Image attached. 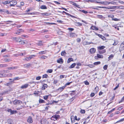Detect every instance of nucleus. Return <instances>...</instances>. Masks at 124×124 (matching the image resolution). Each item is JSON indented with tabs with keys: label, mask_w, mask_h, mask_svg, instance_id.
Masks as SVG:
<instances>
[{
	"label": "nucleus",
	"mask_w": 124,
	"mask_h": 124,
	"mask_svg": "<svg viewBox=\"0 0 124 124\" xmlns=\"http://www.w3.org/2000/svg\"><path fill=\"white\" fill-rule=\"evenodd\" d=\"M95 3H99L104 5H108L110 3V2H109L107 1H96L95 0Z\"/></svg>",
	"instance_id": "nucleus-1"
},
{
	"label": "nucleus",
	"mask_w": 124,
	"mask_h": 124,
	"mask_svg": "<svg viewBox=\"0 0 124 124\" xmlns=\"http://www.w3.org/2000/svg\"><path fill=\"white\" fill-rule=\"evenodd\" d=\"M60 117V116L59 115H55L53 116L51 118V119L52 120L55 121L59 118Z\"/></svg>",
	"instance_id": "nucleus-2"
},
{
	"label": "nucleus",
	"mask_w": 124,
	"mask_h": 124,
	"mask_svg": "<svg viewBox=\"0 0 124 124\" xmlns=\"http://www.w3.org/2000/svg\"><path fill=\"white\" fill-rule=\"evenodd\" d=\"M35 56V55H31L29 57L25 58V60L27 61H30L32 58L34 57Z\"/></svg>",
	"instance_id": "nucleus-3"
},
{
	"label": "nucleus",
	"mask_w": 124,
	"mask_h": 124,
	"mask_svg": "<svg viewBox=\"0 0 124 124\" xmlns=\"http://www.w3.org/2000/svg\"><path fill=\"white\" fill-rule=\"evenodd\" d=\"M10 6H14L15 5L17 4V1L16 0H13L10 1Z\"/></svg>",
	"instance_id": "nucleus-4"
},
{
	"label": "nucleus",
	"mask_w": 124,
	"mask_h": 124,
	"mask_svg": "<svg viewBox=\"0 0 124 124\" xmlns=\"http://www.w3.org/2000/svg\"><path fill=\"white\" fill-rule=\"evenodd\" d=\"M22 103V101L20 100H16L13 101V103L14 105L19 104Z\"/></svg>",
	"instance_id": "nucleus-5"
},
{
	"label": "nucleus",
	"mask_w": 124,
	"mask_h": 124,
	"mask_svg": "<svg viewBox=\"0 0 124 124\" xmlns=\"http://www.w3.org/2000/svg\"><path fill=\"white\" fill-rule=\"evenodd\" d=\"M95 35L98 36L100 37L103 40H105L106 39L105 37L102 35L98 34L97 33H95Z\"/></svg>",
	"instance_id": "nucleus-6"
},
{
	"label": "nucleus",
	"mask_w": 124,
	"mask_h": 124,
	"mask_svg": "<svg viewBox=\"0 0 124 124\" xmlns=\"http://www.w3.org/2000/svg\"><path fill=\"white\" fill-rule=\"evenodd\" d=\"M124 49V44L123 42L119 48V50L120 52L123 51Z\"/></svg>",
	"instance_id": "nucleus-7"
},
{
	"label": "nucleus",
	"mask_w": 124,
	"mask_h": 124,
	"mask_svg": "<svg viewBox=\"0 0 124 124\" xmlns=\"http://www.w3.org/2000/svg\"><path fill=\"white\" fill-rule=\"evenodd\" d=\"M97 56H95V59H98V58H103V56L102 55L100 54H97Z\"/></svg>",
	"instance_id": "nucleus-8"
},
{
	"label": "nucleus",
	"mask_w": 124,
	"mask_h": 124,
	"mask_svg": "<svg viewBox=\"0 0 124 124\" xmlns=\"http://www.w3.org/2000/svg\"><path fill=\"white\" fill-rule=\"evenodd\" d=\"M96 49L95 48H93L90 49L89 51L91 54H93L95 53L96 52Z\"/></svg>",
	"instance_id": "nucleus-9"
},
{
	"label": "nucleus",
	"mask_w": 124,
	"mask_h": 124,
	"mask_svg": "<svg viewBox=\"0 0 124 124\" xmlns=\"http://www.w3.org/2000/svg\"><path fill=\"white\" fill-rule=\"evenodd\" d=\"M23 30L22 29H18L17 31V32L15 33L18 35H19L21 33V32L23 31Z\"/></svg>",
	"instance_id": "nucleus-10"
},
{
	"label": "nucleus",
	"mask_w": 124,
	"mask_h": 124,
	"mask_svg": "<svg viewBox=\"0 0 124 124\" xmlns=\"http://www.w3.org/2000/svg\"><path fill=\"white\" fill-rule=\"evenodd\" d=\"M28 43V42L26 40H21V41H20L19 43L20 44H27Z\"/></svg>",
	"instance_id": "nucleus-11"
},
{
	"label": "nucleus",
	"mask_w": 124,
	"mask_h": 124,
	"mask_svg": "<svg viewBox=\"0 0 124 124\" xmlns=\"http://www.w3.org/2000/svg\"><path fill=\"white\" fill-rule=\"evenodd\" d=\"M27 122L30 123H32L33 121L32 117L31 116H29L27 119Z\"/></svg>",
	"instance_id": "nucleus-12"
},
{
	"label": "nucleus",
	"mask_w": 124,
	"mask_h": 124,
	"mask_svg": "<svg viewBox=\"0 0 124 124\" xmlns=\"http://www.w3.org/2000/svg\"><path fill=\"white\" fill-rule=\"evenodd\" d=\"M29 86V85L26 84L21 86L20 88L21 89H23L27 88Z\"/></svg>",
	"instance_id": "nucleus-13"
},
{
	"label": "nucleus",
	"mask_w": 124,
	"mask_h": 124,
	"mask_svg": "<svg viewBox=\"0 0 124 124\" xmlns=\"http://www.w3.org/2000/svg\"><path fill=\"white\" fill-rule=\"evenodd\" d=\"M17 68H18V67L16 66L11 67H8V68L7 69L8 70H11L17 69Z\"/></svg>",
	"instance_id": "nucleus-14"
},
{
	"label": "nucleus",
	"mask_w": 124,
	"mask_h": 124,
	"mask_svg": "<svg viewBox=\"0 0 124 124\" xmlns=\"http://www.w3.org/2000/svg\"><path fill=\"white\" fill-rule=\"evenodd\" d=\"M41 124H48V122L46 120H41Z\"/></svg>",
	"instance_id": "nucleus-15"
},
{
	"label": "nucleus",
	"mask_w": 124,
	"mask_h": 124,
	"mask_svg": "<svg viewBox=\"0 0 124 124\" xmlns=\"http://www.w3.org/2000/svg\"><path fill=\"white\" fill-rule=\"evenodd\" d=\"M65 88V86H63L62 87L59 88L57 90L58 91H59L60 92H62L64 89Z\"/></svg>",
	"instance_id": "nucleus-16"
},
{
	"label": "nucleus",
	"mask_w": 124,
	"mask_h": 124,
	"mask_svg": "<svg viewBox=\"0 0 124 124\" xmlns=\"http://www.w3.org/2000/svg\"><path fill=\"white\" fill-rule=\"evenodd\" d=\"M8 65L6 64H0V68H4L7 67Z\"/></svg>",
	"instance_id": "nucleus-17"
},
{
	"label": "nucleus",
	"mask_w": 124,
	"mask_h": 124,
	"mask_svg": "<svg viewBox=\"0 0 124 124\" xmlns=\"http://www.w3.org/2000/svg\"><path fill=\"white\" fill-rule=\"evenodd\" d=\"M91 29L93 30H99V29L98 28L96 27L95 26H92L91 27Z\"/></svg>",
	"instance_id": "nucleus-18"
},
{
	"label": "nucleus",
	"mask_w": 124,
	"mask_h": 124,
	"mask_svg": "<svg viewBox=\"0 0 124 124\" xmlns=\"http://www.w3.org/2000/svg\"><path fill=\"white\" fill-rule=\"evenodd\" d=\"M31 64L30 63H28L25 64L23 65V66L24 68H28L30 67Z\"/></svg>",
	"instance_id": "nucleus-19"
},
{
	"label": "nucleus",
	"mask_w": 124,
	"mask_h": 124,
	"mask_svg": "<svg viewBox=\"0 0 124 124\" xmlns=\"http://www.w3.org/2000/svg\"><path fill=\"white\" fill-rule=\"evenodd\" d=\"M57 62L58 63H62L63 62V60L62 58H60L57 60Z\"/></svg>",
	"instance_id": "nucleus-20"
},
{
	"label": "nucleus",
	"mask_w": 124,
	"mask_h": 124,
	"mask_svg": "<svg viewBox=\"0 0 124 124\" xmlns=\"http://www.w3.org/2000/svg\"><path fill=\"white\" fill-rule=\"evenodd\" d=\"M76 34L74 33H72L70 34V36L71 37H74L76 36Z\"/></svg>",
	"instance_id": "nucleus-21"
},
{
	"label": "nucleus",
	"mask_w": 124,
	"mask_h": 124,
	"mask_svg": "<svg viewBox=\"0 0 124 124\" xmlns=\"http://www.w3.org/2000/svg\"><path fill=\"white\" fill-rule=\"evenodd\" d=\"M105 47L103 46H99L98 47V49L99 50H101Z\"/></svg>",
	"instance_id": "nucleus-22"
},
{
	"label": "nucleus",
	"mask_w": 124,
	"mask_h": 124,
	"mask_svg": "<svg viewBox=\"0 0 124 124\" xmlns=\"http://www.w3.org/2000/svg\"><path fill=\"white\" fill-rule=\"evenodd\" d=\"M4 61L6 62L12 61V60L10 59L5 58L4 59Z\"/></svg>",
	"instance_id": "nucleus-23"
},
{
	"label": "nucleus",
	"mask_w": 124,
	"mask_h": 124,
	"mask_svg": "<svg viewBox=\"0 0 124 124\" xmlns=\"http://www.w3.org/2000/svg\"><path fill=\"white\" fill-rule=\"evenodd\" d=\"M40 8L42 9H47L46 6L45 5H42L40 7Z\"/></svg>",
	"instance_id": "nucleus-24"
},
{
	"label": "nucleus",
	"mask_w": 124,
	"mask_h": 124,
	"mask_svg": "<svg viewBox=\"0 0 124 124\" xmlns=\"http://www.w3.org/2000/svg\"><path fill=\"white\" fill-rule=\"evenodd\" d=\"M46 53V50L41 51L39 52V54H45Z\"/></svg>",
	"instance_id": "nucleus-25"
},
{
	"label": "nucleus",
	"mask_w": 124,
	"mask_h": 124,
	"mask_svg": "<svg viewBox=\"0 0 124 124\" xmlns=\"http://www.w3.org/2000/svg\"><path fill=\"white\" fill-rule=\"evenodd\" d=\"M12 83L13 82L12 81H10L8 83H7L6 84H5L4 85H5L8 86L12 84Z\"/></svg>",
	"instance_id": "nucleus-26"
},
{
	"label": "nucleus",
	"mask_w": 124,
	"mask_h": 124,
	"mask_svg": "<svg viewBox=\"0 0 124 124\" xmlns=\"http://www.w3.org/2000/svg\"><path fill=\"white\" fill-rule=\"evenodd\" d=\"M42 15L43 16H48L50 15H51L50 13H42Z\"/></svg>",
	"instance_id": "nucleus-27"
},
{
	"label": "nucleus",
	"mask_w": 124,
	"mask_h": 124,
	"mask_svg": "<svg viewBox=\"0 0 124 124\" xmlns=\"http://www.w3.org/2000/svg\"><path fill=\"white\" fill-rule=\"evenodd\" d=\"M42 41H39L37 44L38 46H41L43 45V44H42Z\"/></svg>",
	"instance_id": "nucleus-28"
},
{
	"label": "nucleus",
	"mask_w": 124,
	"mask_h": 124,
	"mask_svg": "<svg viewBox=\"0 0 124 124\" xmlns=\"http://www.w3.org/2000/svg\"><path fill=\"white\" fill-rule=\"evenodd\" d=\"M76 64L75 63H74L71 65L69 67V68L70 69L74 67L76 65Z\"/></svg>",
	"instance_id": "nucleus-29"
},
{
	"label": "nucleus",
	"mask_w": 124,
	"mask_h": 124,
	"mask_svg": "<svg viewBox=\"0 0 124 124\" xmlns=\"http://www.w3.org/2000/svg\"><path fill=\"white\" fill-rule=\"evenodd\" d=\"M47 84H45L43 85V86L42 88V89L43 90H44L46 88H47Z\"/></svg>",
	"instance_id": "nucleus-30"
},
{
	"label": "nucleus",
	"mask_w": 124,
	"mask_h": 124,
	"mask_svg": "<svg viewBox=\"0 0 124 124\" xmlns=\"http://www.w3.org/2000/svg\"><path fill=\"white\" fill-rule=\"evenodd\" d=\"M106 50L105 49H104L102 50L99 51V52L100 54H102L106 52Z\"/></svg>",
	"instance_id": "nucleus-31"
},
{
	"label": "nucleus",
	"mask_w": 124,
	"mask_h": 124,
	"mask_svg": "<svg viewBox=\"0 0 124 124\" xmlns=\"http://www.w3.org/2000/svg\"><path fill=\"white\" fill-rule=\"evenodd\" d=\"M22 78L21 77H15L14 78H13V80H18L20 79H21Z\"/></svg>",
	"instance_id": "nucleus-32"
},
{
	"label": "nucleus",
	"mask_w": 124,
	"mask_h": 124,
	"mask_svg": "<svg viewBox=\"0 0 124 124\" xmlns=\"http://www.w3.org/2000/svg\"><path fill=\"white\" fill-rule=\"evenodd\" d=\"M73 60L72 58H69L67 61V62L68 63H70L71 62L73 61Z\"/></svg>",
	"instance_id": "nucleus-33"
},
{
	"label": "nucleus",
	"mask_w": 124,
	"mask_h": 124,
	"mask_svg": "<svg viewBox=\"0 0 124 124\" xmlns=\"http://www.w3.org/2000/svg\"><path fill=\"white\" fill-rule=\"evenodd\" d=\"M66 54V53L65 51H62L61 54V55L62 56H65Z\"/></svg>",
	"instance_id": "nucleus-34"
},
{
	"label": "nucleus",
	"mask_w": 124,
	"mask_h": 124,
	"mask_svg": "<svg viewBox=\"0 0 124 124\" xmlns=\"http://www.w3.org/2000/svg\"><path fill=\"white\" fill-rule=\"evenodd\" d=\"M8 124H12V120L10 119L8 120Z\"/></svg>",
	"instance_id": "nucleus-35"
},
{
	"label": "nucleus",
	"mask_w": 124,
	"mask_h": 124,
	"mask_svg": "<svg viewBox=\"0 0 124 124\" xmlns=\"http://www.w3.org/2000/svg\"><path fill=\"white\" fill-rule=\"evenodd\" d=\"M22 38H17L16 41L17 42H19L20 43V41H21Z\"/></svg>",
	"instance_id": "nucleus-36"
},
{
	"label": "nucleus",
	"mask_w": 124,
	"mask_h": 124,
	"mask_svg": "<svg viewBox=\"0 0 124 124\" xmlns=\"http://www.w3.org/2000/svg\"><path fill=\"white\" fill-rule=\"evenodd\" d=\"M24 5V3L23 2H21L20 3V5H19L18 6H17V7H20L21 6H23Z\"/></svg>",
	"instance_id": "nucleus-37"
},
{
	"label": "nucleus",
	"mask_w": 124,
	"mask_h": 124,
	"mask_svg": "<svg viewBox=\"0 0 124 124\" xmlns=\"http://www.w3.org/2000/svg\"><path fill=\"white\" fill-rule=\"evenodd\" d=\"M17 112L16 110H11L10 114H13L14 113H16Z\"/></svg>",
	"instance_id": "nucleus-38"
},
{
	"label": "nucleus",
	"mask_w": 124,
	"mask_h": 124,
	"mask_svg": "<svg viewBox=\"0 0 124 124\" xmlns=\"http://www.w3.org/2000/svg\"><path fill=\"white\" fill-rule=\"evenodd\" d=\"M101 62H99V61L97 62H94L93 63V64H94L93 65H97L100 64H101Z\"/></svg>",
	"instance_id": "nucleus-39"
},
{
	"label": "nucleus",
	"mask_w": 124,
	"mask_h": 124,
	"mask_svg": "<svg viewBox=\"0 0 124 124\" xmlns=\"http://www.w3.org/2000/svg\"><path fill=\"white\" fill-rule=\"evenodd\" d=\"M114 56V55L112 54H111L110 56L108 57L109 60H110L111 59H112Z\"/></svg>",
	"instance_id": "nucleus-40"
},
{
	"label": "nucleus",
	"mask_w": 124,
	"mask_h": 124,
	"mask_svg": "<svg viewBox=\"0 0 124 124\" xmlns=\"http://www.w3.org/2000/svg\"><path fill=\"white\" fill-rule=\"evenodd\" d=\"M72 5L75 6L76 7H77V8H80L79 7V5H77L76 3L73 2V3Z\"/></svg>",
	"instance_id": "nucleus-41"
},
{
	"label": "nucleus",
	"mask_w": 124,
	"mask_h": 124,
	"mask_svg": "<svg viewBox=\"0 0 124 124\" xmlns=\"http://www.w3.org/2000/svg\"><path fill=\"white\" fill-rule=\"evenodd\" d=\"M39 103H45V102L44 100L42 99H40L39 101Z\"/></svg>",
	"instance_id": "nucleus-42"
},
{
	"label": "nucleus",
	"mask_w": 124,
	"mask_h": 124,
	"mask_svg": "<svg viewBox=\"0 0 124 124\" xmlns=\"http://www.w3.org/2000/svg\"><path fill=\"white\" fill-rule=\"evenodd\" d=\"M87 66L90 68H92L94 67V66L93 64H88L87 65Z\"/></svg>",
	"instance_id": "nucleus-43"
},
{
	"label": "nucleus",
	"mask_w": 124,
	"mask_h": 124,
	"mask_svg": "<svg viewBox=\"0 0 124 124\" xmlns=\"http://www.w3.org/2000/svg\"><path fill=\"white\" fill-rule=\"evenodd\" d=\"M7 76V75L4 73L0 74V77H6Z\"/></svg>",
	"instance_id": "nucleus-44"
},
{
	"label": "nucleus",
	"mask_w": 124,
	"mask_h": 124,
	"mask_svg": "<svg viewBox=\"0 0 124 124\" xmlns=\"http://www.w3.org/2000/svg\"><path fill=\"white\" fill-rule=\"evenodd\" d=\"M53 71V70L52 69H49L47 70V72L49 73H51Z\"/></svg>",
	"instance_id": "nucleus-45"
},
{
	"label": "nucleus",
	"mask_w": 124,
	"mask_h": 124,
	"mask_svg": "<svg viewBox=\"0 0 124 124\" xmlns=\"http://www.w3.org/2000/svg\"><path fill=\"white\" fill-rule=\"evenodd\" d=\"M108 67V65H105L103 67V69L105 70H106L107 69Z\"/></svg>",
	"instance_id": "nucleus-46"
},
{
	"label": "nucleus",
	"mask_w": 124,
	"mask_h": 124,
	"mask_svg": "<svg viewBox=\"0 0 124 124\" xmlns=\"http://www.w3.org/2000/svg\"><path fill=\"white\" fill-rule=\"evenodd\" d=\"M48 77V75L47 74H45L43 75V76L42 78H46Z\"/></svg>",
	"instance_id": "nucleus-47"
},
{
	"label": "nucleus",
	"mask_w": 124,
	"mask_h": 124,
	"mask_svg": "<svg viewBox=\"0 0 124 124\" xmlns=\"http://www.w3.org/2000/svg\"><path fill=\"white\" fill-rule=\"evenodd\" d=\"M116 62H113L112 63V65L113 66L115 67V66Z\"/></svg>",
	"instance_id": "nucleus-48"
},
{
	"label": "nucleus",
	"mask_w": 124,
	"mask_h": 124,
	"mask_svg": "<svg viewBox=\"0 0 124 124\" xmlns=\"http://www.w3.org/2000/svg\"><path fill=\"white\" fill-rule=\"evenodd\" d=\"M48 97V95H46L43 96V99L45 100H46L47 99Z\"/></svg>",
	"instance_id": "nucleus-49"
},
{
	"label": "nucleus",
	"mask_w": 124,
	"mask_h": 124,
	"mask_svg": "<svg viewBox=\"0 0 124 124\" xmlns=\"http://www.w3.org/2000/svg\"><path fill=\"white\" fill-rule=\"evenodd\" d=\"M97 17L98 18L101 19L103 18V16L101 15H98Z\"/></svg>",
	"instance_id": "nucleus-50"
},
{
	"label": "nucleus",
	"mask_w": 124,
	"mask_h": 124,
	"mask_svg": "<svg viewBox=\"0 0 124 124\" xmlns=\"http://www.w3.org/2000/svg\"><path fill=\"white\" fill-rule=\"evenodd\" d=\"M115 108H114L113 109H112L111 110V111H109L108 113V114H109L110 113H111L112 112H113V111L114 110H115Z\"/></svg>",
	"instance_id": "nucleus-51"
},
{
	"label": "nucleus",
	"mask_w": 124,
	"mask_h": 124,
	"mask_svg": "<svg viewBox=\"0 0 124 124\" xmlns=\"http://www.w3.org/2000/svg\"><path fill=\"white\" fill-rule=\"evenodd\" d=\"M10 2V1H5L3 2V4H8Z\"/></svg>",
	"instance_id": "nucleus-52"
},
{
	"label": "nucleus",
	"mask_w": 124,
	"mask_h": 124,
	"mask_svg": "<svg viewBox=\"0 0 124 124\" xmlns=\"http://www.w3.org/2000/svg\"><path fill=\"white\" fill-rule=\"evenodd\" d=\"M124 120V118H122V119L120 120L119 121H117V122H116V123H119V122H121L123 121Z\"/></svg>",
	"instance_id": "nucleus-53"
},
{
	"label": "nucleus",
	"mask_w": 124,
	"mask_h": 124,
	"mask_svg": "<svg viewBox=\"0 0 124 124\" xmlns=\"http://www.w3.org/2000/svg\"><path fill=\"white\" fill-rule=\"evenodd\" d=\"M75 98L74 97H72V98H70L69 100L70 101V102L72 101H73V100H74V99H75Z\"/></svg>",
	"instance_id": "nucleus-54"
},
{
	"label": "nucleus",
	"mask_w": 124,
	"mask_h": 124,
	"mask_svg": "<svg viewBox=\"0 0 124 124\" xmlns=\"http://www.w3.org/2000/svg\"><path fill=\"white\" fill-rule=\"evenodd\" d=\"M72 83V82H70L67 83H66V84H65V85L64 86H65V87L66 86L70 85Z\"/></svg>",
	"instance_id": "nucleus-55"
},
{
	"label": "nucleus",
	"mask_w": 124,
	"mask_h": 124,
	"mask_svg": "<svg viewBox=\"0 0 124 124\" xmlns=\"http://www.w3.org/2000/svg\"><path fill=\"white\" fill-rule=\"evenodd\" d=\"M41 77L40 76H38L36 77V79L37 80H39L41 78Z\"/></svg>",
	"instance_id": "nucleus-56"
},
{
	"label": "nucleus",
	"mask_w": 124,
	"mask_h": 124,
	"mask_svg": "<svg viewBox=\"0 0 124 124\" xmlns=\"http://www.w3.org/2000/svg\"><path fill=\"white\" fill-rule=\"evenodd\" d=\"M80 11L86 14L88 13V12L86 11L85 10H81Z\"/></svg>",
	"instance_id": "nucleus-57"
},
{
	"label": "nucleus",
	"mask_w": 124,
	"mask_h": 124,
	"mask_svg": "<svg viewBox=\"0 0 124 124\" xmlns=\"http://www.w3.org/2000/svg\"><path fill=\"white\" fill-rule=\"evenodd\" d=\"M84 83L85 85H87L89 84V82L86 80L84 81Z\"/></svg>",
	"instance_id": "nucleus-58"
},
{
	"label": "nucleus",
	"mask_w": 124,
	"mask_h": 124,
	"mask_svg": "<svg viewBox=\"0 0 124 124\" xmlns=\"http://www.w3.org/2000/svg\"><path fill=\"white\" fill-rule=\"evenodd\" d=\"M80 113L82 114L85 113V111L84 110H81L80 111Z\"/></svg>",
	"instance_id": "nucleus-59"
},
{
	"label": "nucleus",
	"mask_w": 124,
	"mask_h": 124,
	"mask_svg": "<svg viewBox=\"0 0 124 124\" xmlns=\"http://www.w3.org/2000/svg\"><path fill=\"white\" fill-rule=\"evenodd\" d=\"M58 44V42H56L55 43H53V44H51L50 45H56Z\"/></svg>",
	"instance_id": "nucleus-60"
},
{
	"label": "nucleus",
	"mask_w": 124,
	"mask_h": 124,
	"mask_svg": "<svg viewBox=\"0 0 124 124\" xmlns=\"http://www.w3.org/2000/svg\"><path fill=\"white\" fill-rule=\"evenodd\" d=\"M47 57L46 56H43L41 57V58L42 59H46L47 58Z\"/></svg>",
	"instance_id": "nucleus-61"
},
{
	"label": "nucleus",
	"mask_w": 124,
	"mask_h": 124,
	"mask_svg": "<svg viewBox=\"0 0 124 124\" xmlns=\"http://www.w3.org/2000/svg\"><path fill=\"white\" fill-rule=\"evenodd\" d=\"M117 43L118 42L117 41H115L114 43L113 44V45L114 46L116 45Z\"/></svg>",
	"instance_id": "nucleus-62"
},
{
	"label": "nucleus",
	"mask_w": 124,
	"mask_h": 124,
	"mask_svg": "<svg viewBox=\"0 0 124 124\" xmlns=\"http://www.w3.org/2000/svg\"><path fill=\"white\" fill-rule=\"evenodd\" d=\"M3 56L4 57H8L10 56V55H3Z\"/></svg>",
	"instance_id": "nucleus-63"
},
{
	"label": "nucleus",
	"mask_w": 124,
	"mask_h": 124,
	"mask_svg": "<svg viewBox=\"0 0 124 124\" xmlns=\"http://www.w3.org/2000/svg\"><path fill=\"white\" fill-rule=\"evenodd\" d=\"M64 75H60V78L61 79L63 78H64Z\"/></svg>",
	"instance_id": "nucleus-64"
}]
</instances>
